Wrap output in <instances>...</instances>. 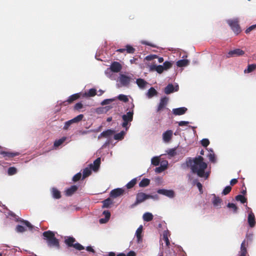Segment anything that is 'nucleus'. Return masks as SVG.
Listing matches in <instances>:
<instances>
[{
    "label": "nucleus",
    "instance_id": "41",
    "mask_svg": "<svg viewBox=\"0 0 256 256\" xmlns=\"http://www.w3.org/2000/svg\"><path fill=\"white\" fill-rule=\"evenodd\" d=\"M114 72H112V70H110V69L109 68H107L106 70H105V74L109 78H110L111 80H114V74H113Z\"/></svg>",
    "mask_w": 256,
    "mask_h": 256
},
{
    "label": "nucleus",
    "instance_id": "54",
    "mask_svg": "<svg viewBox=\"0 0 256 256\" xmlns=\"http://www.w3.org/2000/svg\"><path fill=\"white\" fill-rule=\"evenodd\" d=\"M231 190H232L231 186H228L226 187H225V188L223 190L222 192V195H224V196L226 195L230 192Z\"/></svg>",
    "mask_w": 256,
    "mask_h": 256
},
{
    "label": "nucleus",
    "instance_id": "15",
    "mask_svg": "<svg viewBox=\"0 0 256 256\" xmlns=\"http://www.w3.org/2000/svg\"><path fill=\"white\" fill-rule=\"evenodd\" d=\"M124 189L123 188H116L112 190L110 192V196L112 198H117L124 192Z\"/></svg>",
    "mask_w": 256,
    "mask_h": 256
},
{
    "label": "nucleus",
    "instance_id": "59",
    "mask_svg": "<svg viewBox=\"0 0 256 256\" xmlns=\"http://www.w3.org/2000/svg\"><path fill=\"white\" fill-rule=\"evenodd\" d=\"M256 28V24H254V25H252L250 26H249L248 28H247L246 30V34H248L250 32H251L252 30H254V28Z\"/></svg>",
    "mask_w": 256,
    "mask_h": 256
},
{
    "label": "nucleus",
    "instance_id": "9",
    "mask_svg": "<svg viewBox=\"0 0 256 256\" xmlns=\"http://www.w3.org/2000/svg\"><path fill=\"white\" fill-rule=\"evenodd\" d=\"M178 90V85L176 84L174 86L172 84H168L164 88V92L166 94H168Z\"/></svg>",
    "mask_w": 256,
    "mask_h": 256
},
{
    "label": "nucleus",
    "instance_id": "21",
    "mask_svg": "<svg viewBox=\"0 0 256 256\" xmlns=\"http://www.w3.org/2000/svg\"><path fill=\"white\" fill-rule=\"evenodd\" d=\"M172 136V130H167L162 134V139L164 142H168L171 139Z\"/></svg>",
    "mask_w": 256,
    "mask_h": 256
},
{
    "label": "nucleus",
    "instance_id": "32",
    "mask_svg": "<svg viewBox=\"0 0 256 256\" xmlns=\"http://www.w3.org/2000/svg\"><path fill=\"white\" fill-rule=\"evenodd\" d=\"M246 240H244L240 246V252L239 256H246V249L245 246Z\"/></svg>",
    "mask_w": 256,
    "mask_h": 256
},
{
    "label": "nucleus",
    "instance_id": "20",
    "mask_svg": "<svg viewBox=\"0 0 256 256\" xmlns=\"http://www.w3.org/2000/svg\"><path fill=\"white\" fill-rule=\"evenodd\" d=\"M187 108L185 107H180L178 108H173L172 110V114L176 116H180L186 113Z\"/></svg>",
    "mask_w": 256,
    "mask_h": 256
},
{
    "label": "nucleus",
    "instance_id": "22",
    "mask_svg": "<svg viewBox=\"0 0 256 256\" xmlns=\"http://www.w3.org/2000/svg\"><path fill=\"white\" fill-rule=\"evenodd\" d=\"M100 158H97L93 162V164H90L89 166L92 168L94 171H96L100 166Z\"/></svg>",
    "mask_w": 256,
    "mask_h": 256
},
{
    "label": "nucleus",
    "instance_id": "2",
    "mask_svg": "<svg viewBox=\"0 0 256 256\" xmlns=\"http://www.w3.org/2000/svg\"><path fill=\"white\" fill-rule=\"evenodd\" d=\"M0 212L4 213L7 218H10L16 222H20L23 225L28 228L29 230H32L33 228V226L28 221L22 219L16 216L13 212L8 210L6 206L2 204L1 202H0Z\"/></svg>",
    "mask_w": 256,
    "mask_h": 256
},
{
    "label": "nucleus",
    "instance_id": "35",
    "mask_svg": "<svg viewBox=\"0 0 256 256\" xmlns=\"http://www.w3.org/2000/svg\"><path fill=\"white\" fill-rule=\"evenodd\" d=\"M142 218L144 221L150 222L152 220L153 215L152 213L147 212L144 214Z\"/></svg>",
    "mask_w": 256,
    "mask_h": 256
},
{
    "label": "nucleus",
    "instance_id": "3",
    "mask_svg": "<svg viewBox=\"0 0 256 256\" xmlns=\"http://www.w3.org/2000/svg\"><path fill=\"white\" fill-rule=\"evenodd\" d=\"M44 239L46 242L47 244L50 247H56L59 248V241L55 237L54 233L50 230L46 231L43 232Z\"/></svg>",
    "mask_w": 256,
    "mask_h": 256
},
{
    "label": "nucleus",
    "instance_id": "12",
    "mask_svg": "<svg viewBox=\"0 0 256 256\" xmlns=\"http://www.w3.org/2000/svg\"><path fill=\"white\" fill-rule=\"evenodd\" d=\"M157 192L158 194L166 196L169 198H173L174 196V192L171 190L159 189Z\"/></svg>",
    "mask_w": 256,
    "mask_h": 256
},
{
    "label": "nucleus",
    "instance_id": "33",
    "mask_svg": "<svg viewBox=\"0 0 256 256\" xmlns=\"http://www.w3.org/2000/svg\"><path fill=\"white\" fill-rule=\"evenodd\" d=\"M189 61L188 60H180L176 62V65L178 67H184L188 64Z\"/></svg>",
    "mask_w": 256,
    "mask_h": 256
},
{
    "label": "nucleus",
    "instance_id": "53",
    "mask_svg": "<svg viewBox=\"0 0 256 256\" xmlns=\"http://www.w3.org/2000/svg\"><path fill=\"white\" fill-rule=\"evenodd\" d=\"M126 52L128 54H134L135 51V49L129 44H127L126 46Z\"/></svg>",
    "mask_w": 256,
    "mask_h": 256
},
{
    "label": "nucleus",
    "instance_id": "4",
    "mask_svg": "<svg viewBox=\"0 0 256 256\" xmlns=\"http://www.w3.org/2000/svg\"><path fill=\"white\" fill-rule=\"evenodd\" d=\"M134 107V104H132V109ZM133 116H134V110H132L129 112H127L126 114H124L122 116V122L121 125L123 128L126 130V131H128V128H130L131 124L130 122L133 120Z\"/></svg>",
    "mask_w": 256,
    "mask_h": 256
},
{
    "label": "nucleus",
    "instance_id": "26",
    "mask_svg": "<svg viewBox=\"0 0 256 256\" xmlns=\"http://www.w3.org/2000/svg\"><path fill=\"white\" fill-rule=\"evenodd\" d=\"M157 94L158 92L153 87H151L146 93V96L148 98H151Z\"/></svg>",
    "mask_w": 256,
    "mask_h": 256
},
{
    "label": "nucleus",
    "instance_id": "40",
    "mask_svg": "<svg viewBox=\"0 0 256 256\" xmlns=\"http://www.w3.org/2000/svg\"><path fill=\"white\" fill-rule=\"evenodd\" d=\"M168 233L169 232L168 230H164L163 232V240H164L167 246H168L170 244V242L168 238Z\"/></svg>",
    "mask_w": 256,
    "mask_h": 256
},
{
    "label": "nucleus",
    "instance_id": "38",
    "mask_svg": "<svg viewBox=\"0 0 256 256\" xmlns=\"http://www.w3.org/2000/svg\"><path fill=\"white\" fill-rule=\"evenodd\" d=\"M112 204V202L110 198H107L102 201V208H108L110 204Z\"/></svg>",
    "mask_w": 256,
    "mask_h": 256
},
{
    "label": "nucleus",
    "instance_id": "56",
    "mask_svg": "<svg viewBox=\"0 0 256 256\" xmlns=\"http://www.w3.org/2000/svg\"><path fill=\"white\" fill-rule=\"evenodd\" d=\"M200 142L202 145L204 147H206L210 144V141L208 138H203Z\"/></svg>",
    "mask_w": 256,
    "mask_h": 256
},
{
    "label": "nucleus",
    "instance_id": "14",
    "mask_svg": "<svg viewBox=\"0 0 256 256\" xmlns=\"http://www.w3.org/2000/svg\"><path fill=\"white\" fill-rule=\"evenodd\" d=\"M168 162L166 160H162L160 164V166L156 167L155 168V172L156 173H160L164 171L167 168L168 166Z\"/></svg>",
    "mask_w": 256,
    "mask_h": 256
},
{
    "label": "nucleus",
    "instance_id": "50",
    "mask_svg": "<svg viewBox=\"0 0 256 256\" xmlns=\"http://www.w3.org/2000/svg\"><path fill=\"white\" fill-rule=\"evenodd\" d=\"M83 117V114H80L78 115L76 117L72 119V121L73 123L78 122L82 120Z\"/></svg>",
    "mask_w": 256,
    "mask_h": 256
},
{
    "label": "nucleus",
    "instance_id": "37",
    "mask_svg": "<svg viewBox=\"0 0 256 256\" xmlns=\"http://www.w3.org/2000/svg\"><path fill=\"white\" fill-rule=\"evenodd\" d=\"M150 180L148 178H143L139 183V186L140 187H146L149 185Z\"/></svg>",
    "mask_w": 256,
    "mask_h": 256
},
{
    "label": "nucleus",
    "instance_id": "57",
    "mask_svg": "<svg viewBox=\"0 0 256 256\" xmlns=\"http://www.w3.org/2000/svg\"><path fill=\"white\" fill-rule=\"evenodd\" d=\"M167 154L170 156H174L176 154V151L175 148L169 149L166 151Z\"/></svg>",
    "mask_w": 256,
    "mask_h": 256
},
{
    "label": "nucleus",
    "instance_id": "45",
    "mask_svg": "<svg viewBox=\"0 0 256 256\" xmlns=\"http://www.w3.org/2000/svg\"><path fill=\"white\" fill-rule=\"evenodd\" d=\"M235 198L237 201H240L242 204H244L246 202V199L244 197V196L241 194L236 196Z\"/></svg>",
    "mask_w": 256,
    "mask_h": 256
},
{
    "label": "nucleus",
    "instance_id": "23",
    "mask_svg": "<svg viewBox=\"0 0 256 256\" xmlns=\"http://www.w3.org/2000/svg\"><path fill=\"white\" fill-rule=\"evenodd\" d=\"M208 151V154H207V157L208 158L210 161L212 163L216 162V158L212 149L210 148Z\"/></svg>",
    "mask_w": 256,
    "mask_h": 256
},
{
    "label": "nucleus",
    "instance_id": "46",
    "mask_svg": "<svg viewBox=\"0 0 256 256\" xmlns=\"http://www.w3.org/2000/svg\"><path fill=\"white\" fill-rule=\"evenodd\" d=\"M118 98L120 100V101H122V102H127L128 101V98L127 96L126 95H124V94H119L118 96Z\"/></svg>",
    "mask_w": 256,
    "mask_h": 256
},
{
    "label": "nucleus",
    "instance_id": "11",
    "mask_svg": "<svg viewBox=\"0 0 256 256\" xmlns=\"http://www.w3.org/2000/svg\"><path fill=\"white\" fill-rule=\"evenodd\" d=\"M168 102V98L166 96L162 97L160 101L158 106L156 112H158L162 110L167 105Z\"/></svg>",
    "mask_w": 256,
    "mask_h": 256
},
{
    "label": "nucleus",
    "instance_id": "61",
    "mask_svg": "<svg viewBox=\"0 0 256 256\" xmlns=\"http://www.w3.org/2000/svg\"><path fill=\"white\" fill-rule=\"evenodd\" d=\"M102 214L104 216L105 218H110V213L108 210H104L102 212Z\"/></svg>",
    "mask_w": 256,
    "mask_h": 256
},
{
    "label": "nucleus",
    "instance_id": "51",
    "mask_svg": "<svg viewBox=\"0 0 256 256\" xmlns=\"http://www.w3.org/2000/svg\"><path fill=\"white\" fill-rule=\"evenodd\" d=\"M162 66H163L164 70H167L172 67V64L170 62L166 61Z\"/></svg>",
    "mask_w": 256,
    "mask_h": 256
},
{
    "label": "nucleus",
    "instance_id": "25",
    "mask_svg": "<svg viewBox=\"0 0 256 256\" xmlns=\"http://www.w3.org/2000/svg\"><path fill=\"white\" fill-rule=\"evenodd\" d=\"M78 188V186L76 185H72L66 190V194L68 196L72 195Z\"/></svg>",
    "mask_w": 256,
    "mask_h": 256
},
{
    "label": "nucleus",
    "instance_id": "19",
    "mask_svg": "<svg viewBox=\"0 0 256 256\" xmlns=\"http://www.w3.org/2000/svg\"><path fill=\"white\" fill-rule=\"evenodd\" d=\"M115 133V130L112 129H108L103 131L98 136V139L102 137L108 138Z\"/></svg>",
    "mask_w": 256,
    "mask_h": 256
},
{
    "label": "nucleus",
    "instance_id": "42",
    "mask_svg": "<svg viewBox=\"0 0 256 256\" xmlns=\"http://www.w3.org/2000/svg\"><path fill=\"white\" fill-rule=\"evenodd\" d=\"M66 140V138L63 137L58 140H56L54 144V147H58L60 145H61Z\"/></svg>",
    "mask_w": 256,
    "mask_h": 256
},
{
    "label": "nucleus",
    "instance_id": "17",
    "mask_svg": "<svg viewBox=\"0 0 256 256\" xmlns=\"http://www.w3.org/2000/svg\"><path fill=\"white\" fill-rule=\"evenodd\" d=\"M142 226L140 225L136 230L135 234V236L136 238V242L138 244L142 243Z\"/></svg>",
    "mask_w": 256,
    "mask_h": 256
},
{
    "label": "nucleus",
    "instance_id": "16",
    "mask_svg": "<svg viewBox=\"0 0 256 256\" xmlns=\"http://www.w3.org/2000/svg\"><path fill=\"white\" fill-rule=\"evenodd\" d=\"M248 222L250 228H253L256 224V219L254 214L250 211L248 214Z\"/></svg>",
    "mask_w": 256,
    "mask_h": 256
},
{
    "label": "nucleus",
    "instance_id": "31",
    "mask_svg": "<svg viewBox=\"0 0 256 256\" xmlns=\"http://www.w3.org/2000/svg\"><path fill=\"white\" fill-rule=\"evenodd\" d=\"M52 196L54 198L59 199L61 197L60 192L56 188H53L52 190Z\"/></svg>",
    "mask_w": 256,
    "mask_h": 256
},
{
    "label": "nucleus",
    "instance_id": "44",
    "mask_svg": "<svg viewBox=\"0 0 256 256\" xmlns=\"http://www.w3.org/2000/svg\"><path fill=\"white\" fill-rule=\"evenodd\" d=\"M96 94V90L95 88H90L89 90L84 94L86 96H93Z\"/></svg>",
    "mask_w": 256,
    "mask_h": 256
},
{
    "label": "nucleus",
    "instance_id": "18",
    "mask_svg": "<svg viewBox=\"0 0 256 256\" xmlns=\"http://www.w3.org/2000/svg\"><path fill=\"white\" fill-rule=\"evenodd\" d=\"M136 83L138 85V87L141 90H144L148 83L146 82L144 79L142 78H137L136 81Z\"/></svg>",
    "mask_w": 256,
    "mask_h": 256
},
{
    "label": "nucleus",
    "instance_id": "28",
    "mask_svg": "<svg viewBox=\"0 0 256 256\" xmlns=\"http://www.w3.org/2000/svg\"><path fill=\"white\" fill-rule=\"evenodd\" d=\"M213 199L212 200V203L214 206L215 207H220V204L222 202V200L216 196L214 194H212Z\"/></svg>",
    "mask_w": 256,
    "mask_h": 256
},
{
    "label": "nucleus",
    "instance_id": "30",
    "mask_svg": "<svg viewBox=\"0 0 256 256\" xmlns=\"http://www.w3.org/2000/svg\"><path fill=\"white\" fill-rule=\"evenodd\" d=\"M80 97V94L79 93H76V94H73L71 96H70L68 100L66 101V102H68V103H71L73 101L77 100L78 98Z\"/></svg>",
    "mask_w": 256,
    "mask_h": 256
},
{
    "label": "nucleus",
    "instance_id": "47",
    "mask_svg": "<svg viewBox=\"0 0 256 256\" xmlns=\"http://www.w3.org/2000/svg\"><path fill=\"white\" fill-rule=\"evenodd\" d=\"M17 172V170L14 167H10L8 170V174L9 176H12L16 174Z\"/></svg>",
    "mask_w": 256,
    "mask_h": 256
},
{
    "label": "nucleus",
    "instance_id": "43",
    "mask_svg": "<svg viewBox=\"0 0 256 256\" xmlns=\"http://www.w3.org/2000/svg\"><path fill=\"white\" fill-rule=\"evenodd\" d=\"M136 182V178H134L132 179L130 182H129L126 185V187L127 188H132Z\"/></svg>",
    "mask_w": 256,
    "mask_h": 256
},
{
    "label": "nucleus",
    "instance_id": "8",
    "mask_svg": "<svg viewBox=\"0 0 256 256\" xmlns=\"http://www.w3.org/2000/svg\"><path fill=\"white\" fill-rule=\"evenodd\" d=\"M226 22L232 31L236 34H238L239 33H240L241 30L238 24V18H234V20H228Z\"/></svg>",
    "mask_w": 256,
    "mask_h": 256
},
{
    "label": "nucleus",
    "instance_id": "34",
    "mask_svg": "<svg viewBox=\"0 0 256 256\" xmlns=\"http://www.w3.org/2000/svg\"><path fill=\"white\" fill-rule=\"evenodd\" d=\"M92 169V168H90H90L87 167L83 170L82 179L85 178H86L89 176L91 174V173H92L91 170Z\"/></svg>",
    "mask_w": 256,
    "mask_h": 256
},
{
    "label": "nucleus",
    "instance_id": "29",
    "mask_svg": "<svg viewBox=\"0 0 256 256\" xmlns=\"http://www.w3.org/2000/svg\"><path fill=\"white\" fill-rule=\"evenodd\" d=\"M0 154L2 155L4 157L13 158L19 154L18 152H10L5 151H1Z\"/></svg>",
    "mask_w": 256,
    "mask_h": 256
},
{
    "label": "nucleus",
    "instance_id": "64",
    "mask_svg": "<svg viewBox=\"0 0 256 256\" xmlns=\"http://www.w3.org/2000/svg\"><path fill=\"white\" fill-rule=\"evenodd\" d=\"M110 144V140H107L106 142L102 146V148H104L107 146H108Z\"/></svg>",
    "mask_w": 256,
    "mask_h": 256
},
{
    "label": "nucleus",
    "instance_id": "49",
    "mask_svg": "<svg viewBox=\"0 0 256 256\" xmlns=\"http://www.w3.org/2000/svg\"><path fill=\"white\" fill-rule=\"evenodd\" d=\"M115 100H116V98L105 99L101 102V104L102 106H104V105L110 104V102H112Z\"/></svg>",
    "mask_w": 256,
    "mask_h": 256
},
{
    "label": "nucleus",
    "instance_id": "48",
    "mask_svg": "<svg viewBox=\"0 0 256 256\" xmlns=\"http://www.w3.org/2000/svg\"><path fill=\"white\" fill-rule=\"evenodd\" d=\"M151 163L154 166H158L160 164V160L158 157L154 156L151 160Z\"/></svg>",
    "mask_w": 256,
    "mask_h": 256
},
{
    "label": "nucleus",
    "instance_id": "63",
    "mask_svg": "<svg viewBox=\"0 0 256 256\" xmlns=\"http://www.w3.org/2000/svg\"><path fill=\"white\" fill-rule=\"evenodd\" d=\"M82 108V104L81 102H78L74 106V108L76 110H79Z\"/></svg>",
    "mask_w": 256,
    "mask_h": 256
},
{
    "label": "nucleus",
    "instance_id": "52",
    "mask_svg": "<svg viewBox=\"0 0 256 256\" xmlns=\"http://www.w3.org/2000/svg\"><path fill=\"white\" fill-rule=\"evenodd\" d=\"M25 228L22 225H18L16 228V230L18 232H23L26 230Z\"/></svg>",
    "mask_w": 256,
    "mask_h": 256
},
{
    "label": "nucleus",
    "instance_id": "58",
    "mask_svg": "<svg viewBox=\"0 0 256 256\" xmlns=\"http://www.w3.org/2000/svg\"><path fill=\"white\" fill-rule=\"evenodd\" d=\"M73 124V122L72 121V120H70L67 122H66L64 124V130H68V128H69V126L72 124Z\"/></svg>",
    "mask_w": 256,
    "mask_h": 256
},
{
    "label": "nucleus",
    "instance_id": "24",
    "mask_svg": "<svg viewBox=\"0 0 256 256\" xmlns=\"http://www.w3.org/2000/svg\"><path fill=\"white\" fill-rule=\"evenodd\" d=\"M150 70H156L158 74H161L163 72L164 70L163 66L162 65H156L152 64L150 66Z\"/></svg>",
    "mask_w": 256,
    "mask_h": 256
},
{
    "label": "nucleus",
    "instance_id": "62",
    "mask_svg": "<svg viewBox=\"0 0 256 256\" xmlns=\"http://www.w3.org/2000/svg\"><path fill=\"white\" fill-rule=\"evenodd\" d=\"M110 218H100L99 220V222L100 224H106L108 222Z\"/></svg>",
    "mask_w": 256,
    "mask_h": 256
},
{
    "label": "nucleus",
    "instance_id": "7",
    "mask_svg": "<svg viewBox=\"0 0 256 256\" xmlns=\"http://www.w3.org/2000/svg\"><path fill=\"white\" fill-rule=\"evenodd\" d=\"M133 74H130L127 76L125 74H120L118 80L122 86H128L132 80Z\"/></svg>",
    "mask_w": 256,
    "mask_h": 256
},
{
    "label": "nucleus",
    "instance_id": "39",
    "mask_svg": "<svg viewBox=\"0 0 256 256\" xmlns=\"http://www.w3.org/2000/svg\"><path fill=\"white\" fill-rule=\"evenodd\" d=\"M227 207L230 209H232L234 213H237L238 208L234 204L229 202L227 204Z\"/></svg>",
    "mask_w": 256,
    "mask_h": 256
},
{
    "label": "nucleus",
    "instance_id": "1",
    "mask_svg": "<svg viewBox=\"0 0 256 256\" xmlns=\"http://www.w3.org/2000/svg\"><path fill=\"white\" fill-rule=\"evenodd\" d=\"M186 164L190 166L191 171L194 174H196L200 178H204L207 179L209 176V172H205L207 168V164L204 162V158L200 156L192 159L188 158L186 160Z\"/></svg>",
    "mask_w": 256,
    "mask_h": 256
},
{
    "label": "nucleus",
    "instance_id": "60",
    "mask_svg": "<svg viewBox=\"0 0 256 256\" xmlns=\"http://www.w3.org/2000/svg\"><path fill=\"white\" fill-rule=\"evenodd\" d=\"M178 124L179 126H182L188 125L189 124V122L182 120L179 122Z\"/></svg>",
    "mask_w": 256,
    "mask_h": 256
},
{
    "label": "nucleus",
    "instance_id": "5",
    "mask_svg": "<svg viewBox=\"0 0 256 256\" xmlns=\"http://www.w3.org/2000/svg\"><path fill=\"white\" fill-rule=\"evenodd\" d=\"M76 241V239L72 236L65 237L64 242L68 247H73L78 250L84 249V246L78 242L74 244Z\"/></svg>",
    "mask_w": 256,
    "mask_h": 256
},
{
    "label": "nucleus",
    "instance_id": "10",
    "mask_svg": "<svg viewBox=\"0 0 256 256\" xmlns=\"http://www.w3.org/2000/svg\"><path fill=\"white\" fill-rule=\"evenodd\" d=\"M244 54V52L240 48H236L232 50H230L227 54L226 57H234V56H242Z\"/></svg>",
    "mask_w": 256,
    "mask_h": 256
},
{
    "label": "nucleus",
    "instance_id": "13",
    "mask_svg": "<svg viewBox=\"0 0 256 256\" xmlns=\"http://www.w3.org/2000/svg\"><path fill=\"white\" fill-rule=\"evenodd\" d=\"M108 68L114 72H118L121 70L122 66L118 62H114Z\"/></svg>",
    "mask_w": 256,
    "mask_h": 256
},
{
    "label": "nucleus",
    "instance_id": "6",
    "mask_svg": "<svg viewBox=\"0 0 256 256\" xmlns=\"http://www.w3.org/2000/svg\"><path fill=\"white\" fill-rule=\"evenodd\" d=\"M153 196L150 194H146L144 192H138L136 195V200L134 203L132 204L130 206V208H134L139 204H140L144 202L145 200L148 198H152Z\"/></svg>",
    "mask_w": 256,
    "mask_h": 256
},
{
    "label": "nucleus",
    "instance_id": "55",
    "mask_svg": "<svg viewBox=\"0 0 256 256\" xmlns=\"http://www.w3.org/2000/svg\"><path fill=\"white\" fill-rule=\"evenodd\" d=\"M82 176V174L80 172H79L76 174L72 178V180L74 182H77L80 180Z\"/></svg>",
    "mask_w": 256,
    "mask_h": 256
},
{
    "label": "nucleus",
    "instance_id": "36",
    "mask_svg": "<svg viewBox=\"0 0 256 256\" xmlns=\"http://www.w3.org/2000/svg\"><path fill=\"white\" fill-rule=\"evenodd\" d=\"M256 68V64H248V68L244 70V73H250L254 71Z\"/></svg>",
    "mask_w": 256,
    "mask_h": 256
},
{
    "label": "nucleus",
    "instance_id": "27",
    "mask_svg": "<svg viewBox=\"0 0 256 256\" xmlns=\"http://www.w3.org/2000/svg\"><path fill=\"white\" fill-rule=\"evenodd\" d=\"M126 132L127 131H126L125 130H122L118 133L114 134V138L117 140H123Z\"/></svg>",
    "mask_w": 256,
    "mask_h": 256
}]
</instances>
